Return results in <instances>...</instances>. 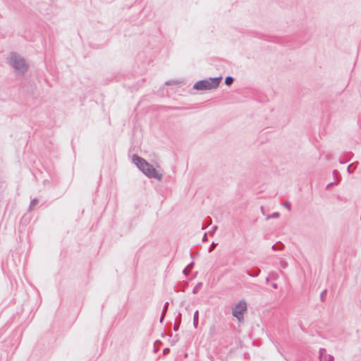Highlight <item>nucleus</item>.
Listing matches in <instances>:
<instances>
[{
  "label": "nucleus",
  "instance_id": "1",
  "mask_svg": "<svg viewBox=\"0 0 361 361\" xmlns=\"http://www.w3.org/2000/svg\"><path fill=\"white\" fill-rule=\"evenodd\" d=\"M133 163L149 178H154L161 180L163 177L161 173L158 172L155 168L145 159L133 154L132 157Z\"/></svg>",
  "mask_w": 361,
  "mask_h": 361
},
{
  "label": "nucleus",
  "instance_id": "2",
  "mask_svg": "<svg viewBox=\"0 0 361 361\" xmlns=\"http://www.w3.org/2000/svg\"><path fill=\"white\" fill-rule=\"evenodd\" d=\"M221 80L222 76L200 80L193 85L192 89L194 90H210L212 89H216L218 87Z\"/></svg>",
  "mask_w": 361,
  "mask_h": 361
},
{
  "label": "nucleus",
  "instance_id": "3",
  "mask_svg": "<svg viewBox=\"0 0 361 361\" xmlns=\"http://www.w3.org/2000/svg\"><path fill=\"white\" fill-rule=\"evenodd\" d=\"M10 65L18 74L24 75L28 70L25 59L16 53L11 54Z\"/></svg>",
  "mask_w": 361,
  "mask_h": 361
},
{
  "label": "nucleus",
  "instance_id": "4",
  "mask_svg": "<svg viewBox=\"0 0 361 361\" xmlns=\"http://www.w3.org/2000/svg\"><path fill=\"white\" fill-rule=\"evenodd\" d=\"M247 310V302L242 300L235 305L232 310V315L235 317L239 322H244V314Z\"/></svg>",
  "mask_w": 361,
  "mask_h": 361
},
{
  "label": "nucleus",
  "instance_id": "5",
  "mask_svg": "<svg viewBox=\"0 0 361 361\" xmlns=\"http://www.w3.org/2000/svg\"><path fill=\"white\" fill-rule=\"evenodd\" d=\"M319 358L320 361H334L333 355L327 354L325 348H321L319 350Z\"/></svg>",
  "mask_w": 361,
  "mask_h": 361
},
{
  "label": "nucleus",
  "instance_id": "6",
  "mask_svg": "<svg viewBox=\"0 0 361 361\" xmlns=\"http://www.w3.org/2000/svg\"><path fill=\"white\" fill-rule=\"evenodd\" d=\"M183 84L180 85V88H183V86H185V87H189L190 85L186 86V83L183 82L182 81H179L178 80H170L165 82L166 85H178V84Z\"/></svg>",
  "mask_w": 361,
  "mask_h": 361
},
{
  "label": "nucleus",
  "instance_id": "7",
  "mask_svg": "<svg viewBox=\"0 0 361 361\" xmlns=\"http://www.w3.org/2000/svg\"><path fill=\"white\" fill-rule=\"evenodd\" d=\"M181 323V314L178 312V315L176 317L175 324L173 325V330L177 331L179 329Z\"/></svg>",
  "mask_w": 361,
  "mask_h": 361
},
{
  "label": "nucleus",
  "instance_id": "8",
  "mask_svg": "<svg viewBox=\"0 0 361 361\" xmlns=\"http://www.w3.org/2000/svg\"><path fill=\"white\" fill-rule=\"evenodd\" d=\"M261 269L258 267L254 268L252 271L247 273L249 276L257 277L259 275Z\"/></svg>",
  "mask_w": 361,
  "mask_h": 361
},
{
  "label": "nucleus",
  "instance_id": "9",
  "mask_svg": "<svg viewBox=\"0 0 361 361\" xmlns=\"http://www.w3.org/2000/svg\"><path fill=\"white\" fill-rule=\"evenodd\" d=\"M357 165H358L357 161L353 162V163L349 164L348 166L347 167L348 173L350 174L353 173L357 169Z\"/></svg>",
  "mask_w": 361,
  "mask_h": 361
},
{
  "label": "nucleus",
  "instance_id": "10",
  "mask_svg": "<svg viewBox=\"0 0 361 361\" xmlns=\"http://www.w3.org/2000/svg\"><path fill=\"white\" fill-rule=\"evenodd\" d=\"M271 248L274 251L281 250L284 248V245L281 242H277L272 245Z\"/></svg>",
  "mask_w": 361,
  "mask_h": 361
},
{
  "label": "nucleus",
  "instance_id": "11",
  "mask_svg": "<svg viewBox=\"0 0 361 361\" xmlns=\"http://www.w3.org/2000/svg\"><path fill=\"white\" fill-rule=\"evenodd\" d=\"M199 323V312L196 310L193 316V326L195 328H197Z\"/></svg>",
  "mask_w": 361,
  "mask_h": 361
},
{
  "label": "nucleus",
  "instance_id": "12",
  "mask_svg": "<svg viewBox=\"0 0 361 361\" xmlns=\"http://www.w3.org/2000/svg\"><path fill=\"white\" fill-rule=\"evenodd\" d=\"M202 282L197 283L192 289V293L197 294L199 292V290H200V288H202Z\"/></svg>",
  "mask_w": 361,
  "mask_h": 361
},
{
  "label": "nucleus",
  "instance_id": "13",
  "mask_svg": "<svg viewBox=\"0 0 361 361\" xmlns=\"http://www.w3.org/2000/svg\"><path fill=\"white\" fill-rule=\"evenodd\" d=\"M234 81V78L232 76H227L225 78V84L230 86Z\"/></svg>",
  "mask_w": 361,
  "mask_h": 361
},
{
  "label": "nucleus",
  "instance_id": "14",
  "mask_svg": "<svg viewBox=\"0 0 361 361\" xmlns=\"http://www.w3.org/2000/svg\"><path fill=\"white\" fill-rule=\"evenodd\" d=\"M280 216V214L279 212H274L271 214H269L267 216V219H276V218H279Z\"/></svg>",
  "mask_w": 361,
  "mask_h": 361
},
{
  "label": "nucleus",
  "instance_id": "15",
  "mask_svg": "<svg viewBox=\"0 0 361 361\" xmlns=\"http://www.w3.org/2000/svg\"><path fill=\"white\" fill-rule=\"evenodd\" d=\"M38 203V200L37 198L33 199L30 204V209H32L33 207H35Z\"/></svg>",
  "mask_w": 361,
  "mask_h": 361
},
{
  "label": "nucleus",
  "instance_id": "16",
  "mask_svg": "<svg viewBox=\"0 0 361 361\" xmlns=\"http://www.w3.org/2000/svg\"><path fill=\"white\" fill-rule=\"evenodd\" d=\"M169 302H166L164 303V307H163V310H162V312L164 314H166L167 310H168V307H169Z\"/></svg>",
  "mask_w": 361,
  "mask_h": 361
},
{
  "label": "nucleus",
  "instance_id": "17",
  "mask_svg": "<svg viewBox=\"0 0 361 361\" xmlns=\"http://www.w3.org/2000/svg\"><path fill=\"white\" fill-rule=\"evenodd\" d=\"M341 179H338V180L336 182H331L330 183H329L327 185H326V189H329L331 186H333L334 185H337L339 183Z\"/></svg>",
  "mask_w": 361,
  "mask_h": 361
},
{
  "label": "nucleus",
  "instance_id": "18",
  "mask_svg": "<svg viewBox=\"0 0 361 361\" xmlns=\"http://www.w3.org/2000/svg\"><path fill=\"white\" fill-rule=\"evenodd\" d=\"M283 207H286V209H288V210H290L291 209V204L289 201H286L283 203Z\"/></svg>",
  "mask_w": 361,
  "mask_h": 361
},
{
  "label": "nucleus",
  "instance_id": "19",
  "mask_svg": "<svg viewBox=\"0 0 361 361\" xmlns=\"http://www.w3.org/2000/svg\"><path fill=\"white\" fill-rule=\"evenodd\" d=\"M326 293H327V290L325 289L320 294V299L322 302L324 300Z\"/></svg>",
  "mask_w": 361,
  "mask_h": 361
},
{
  "label": "nucleus",
  "instance_id": "20",
  "mask_svg": "<svg viewBox=\"0 0 361 361\" xmlns=\"http://www.w3.org/2000/svg\"><path fill=\"white\" fill-rule=\"evenodd\" d=\"M217 245H218V243H215L214 242H213L210 245V247L209 248V252H211L216 247Z\"/></svg>",
  "mask_w": 361,
  "mask_h": 361
},
{
  "label": "nucleus",
  "instance_id": "21",
  "mask_svg": "<svg viewBox=\"0 0 361 361\" xmlns=\"http://www.w3.org/2000/svg\"><path fill=\"white\" fill-rule=\"evenodd\" d=\"M288 266V263L286 262H284V261H281L280 262V267L283 269H286Z\"/></svg>",
  "mask_w": 361,
  "mask_h": 361
},
{
  "label": "nucleus",
  "instance_id": "22",
  "mask_svg": "<svg viewBox=\"0 0 361 361\" xmlns=\"http://www.w3.org/2000/svg\"><path fill=\"white\" fill-rule=\"evenodd\" d=\"M169 352H170V348H165L163 350V354H164V355H167Z\"/></svg>",
  "mask_w": 361,
  "mask_h": 361
},
{
  "label": "nucleus",
  "instance_id": "23",
  "mask_svg": "<svg viewBox=\"0 0 361 361\" xmlns=\"http://www.w3.org/2000/svg\"><path fill=\"white\" fill-rule=\"evenodd\" d=\"M216 229H217L216 226H213L212 231H209V233L214 234L215 233V231H216Z\"/></svg>",
  "mask_w": 361,
  "mask_h": 361
},
{
  "label": "nucleus",
  "instance_id": "24",
  "mask_svg": "<svg viewBox=\"0 0 361 361\" xmlns=\"http://www.w3.org/2000/svg\"><path fill=\"white\" fill-rule=\"evenodd\" d=\"M193 264H194V262H190V263L187 266V267H186V268H187L188 269L190 270V269L192 268Z\"/></svg>",
  "mask_w": 361,
  "mask_h": 361
},
{
  "label": "nucleus",
  "instance_id": "25",
  "mask_svg": "<svg viewBox=\"0 0 361 361\" xmlns=\"http://www.w3.org/2000/svg\"><path fill=\"white\" fill-rule=\"evenodd\" d=\"M165 315L166 314H164L163 312L161 313V315L160 317V322L162 323L164 319V317H165Z\"/></svg>",
  "mask_w": 361,
  "mask_h": 361
},
{
  "label": "nucleus",
  "instance_id": "26",
  "mask_svg": "<svg viewBox=\"0 0 361 361\" xmlns=\"http://www.w3.org/2000/svg\"><path fill=\"white\" fill-rule=\"evenodd\" d=\"M189 269H188L187 268H185L183 270V273L185 274V275H188L189 274Z\"/></svg>",
  "mask_w": 361,
  "mask_h": 361
},
{
  "label": "nucleus",
  "instance_id": "27",
  "mask_svg": "<svg viewBox=\"0 0 361 361\" xmlns=\"http://www.w3.org/2000/svg\"><path fill=\"white\" fill-rule=\"evenodd\" d=\"M333 175H334V177H336V176H338L339 175V173H338V171L337 170H334L333 171Z\"/></svg>",
  "mask_w": 361,
  "mask_h": 361
},
{
  "label": "nucleus",
  "instance_id": "28",
  "mask_svg": "<svg viewBox=\"0 0 361 361\" xmlns=\"http://www.w3.org/2000/svg\"><path fill=\"white\" fill-rule=\"evenodd\" d=\"M207 233H205L203 238H202V241L204 242V241H207Z\"/></svg>",
  "mask_w": 361,
  "mask_h": 361
},
{
  "label": "nucleus",
  "instance_id": "29",
  "mask_svg": "<svg viewBox=\"0 0 361 361\" xmlns=\"http://www.w3.org/2000/svg\"><path fill=\"white\" fill-rule=\"evenodd\" d=\"M271 286H272V287H273L274 288H275V289H276V288H278V285H277V283H273L271 284Z\"/></svg>",
  "mask_w": 361,
  "mask_h": 361
},
{
  "label": "nucleus",
  "instance_id": "30",
  "mask_svg": "<svg viewBox=\"0 0 361 361\" xmlns=\"http://www.w3.org/2000/svg\"><path fill=\"white\" fill-rule=\"evenodd\" d=\"M339 162H340V164H345L347 162V161L340 160Z\"/></svg>",
  "mask_w": 361,
  "mask_h": 361
},
{
  "label": "nucleus",
  "instance_id": "31",
  "mask_svg": "<svg viewBox=\"0 0 361 361\" xmlns=\"http://www.w3.org/2000/svg\"><path fill=\"white\" fill-rule=\"evenodd\" d=\"M269 281V277H267L266 278V282L268 283Z\"/></svg>",
  "mask_w": 361,
  "mask_h": 361
}]
</instances>
